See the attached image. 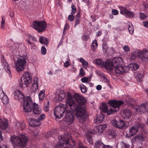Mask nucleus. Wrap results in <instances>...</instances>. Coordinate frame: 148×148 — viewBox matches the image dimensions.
Instances as JSON below:
<instances>
[{"label":"nucleus","instance_id":"nucleus-1","mask_svg":"<svg viewBox=\"0 0 148 148\" xmlns=\"http://www.w3.org/2000/svg\"><path fill=\"white\" fill-rule=\"evenodd\" d=\"M74 98L77 102L80 103L77 106L76 116L80 123H83L86 121L87 117L85 114L86 106L85 105L86 102V99L82 95L77 93L74 94Z\"/></svg>","mask_w":148,"mask_h":148},{"label":"nucleus","instance_id":"nucleus-60","mask_svg":"<svg viewBox=\"0 0 148 148\" xmlns=\"http://www.w3.org/2000/svg\"><path fill=\"white\" fill-rule=\"evenodd\" d=\"M5 94L2 90V88L0 87V98L2 97Z\"/></svg>","mask_w":148,"mask_h":148},{"label":"nucleus","instance_id":"nucleus-4","mask_svg":"<svg viewBox=\"0 0 148 148\" xmlns=\"http://www.w3.org/2000/svg\"><path fill=\"white\" fill-rule=\"evenodd\" d=\"M138 57L142 61H147L148 59V51L146 49L136 50L131 53L130 58L131 60H135Z\"/></svg>","mask_w":148,"mask_h":148},{"label":"nucleus","instance_id":"nucleus-48","mask_svg":"<svg viewBox=\"0 0 148 148\" xmlns=\"http://www.w3.org/2000/svg\"><path fill=\"white\" fill-rule=\"evenodd\" d=\"M49 101H48L47 102V104L44 107V109L45 111L46 112H48L49 110Z\"/></svg>","mask_w":148,"mask_h":148},{"label":"nucleus","instance_id":"nucleus-23","mask_svg":"<svg viewBox=\"0 0 148 148\" xmlns=\"http://www.w3.org/2000/svg\"><path fill=\"white\" fill-rule=\"evenodd\" d=\"M112 62L114 66H116V65H124L123 60L121 57L114 58L112 59Z\"/></svg>","mask_w":148,"mask_h":148},{"label":"nucleus","instance_id":"nucleus-64","mask_svg":"<svg viewBox=\"0 0 148 148\" xmlns=\"http://www.w3.org/2000/svg\"><path fill=\"white\" fill-rule=\"evenodd\" d=\"M143 5L145 8L148 7V0H146L145 2H144Z\"/></svg>","mask_w":148,"mask_h":148},{"label":"nucleus","instance_id":"nucleus-13","mask_svg":"<svg viewBox=\"0 0 148 148\" xmlns=\"http://www.w3.org/2000/svg\"><path fill=\"white\" fill-rule=\"evenodd\" d=\"M143 125L142 124L139 126L136 125L130 127L129 129V131L127 133L126 136L130 137L135 135L138 132V128L139 127H142Z\"/></svg>","mask_w":148,"mask_h":148},{"label":"nucleus","instance_id":"nucleus-42","mask_svg":"<svg viewBox=\"0 0 148 148\" xmlns=\"http://www.w3.org/2000/svg\"><path fill=\"white\" fill-rule=\"evenodd\" d=\"M3 102L4 104H7L9 101V100L6 94H5L2 97L0 98Z\"/></svg>","mask_w":148,"mask_h":148},{"label":"nucleus","instance_id":"nucleus-41","mask_svg":"<svg viewBox=\"0 0 148 148\" xmlns=\"http://www.w3.org/2000/svg\"><path fill=\"white\" fill-rule=\"evenodd\" d=\"M91 77H84L81 79V81L83 83H87L90 82Z\"/></svg>","mask_w":148,"mask_h":148},{"label":"nucleus","instance_id":"nucleus-37","mask_svg":"<svg viewBox=\"0 0 148 148\" xmlns=\"http://www.w3.org/2000/svg\"><path fill=\"white\" fill-rule=\"evenodd\" d=\"M79 61L82 63L85 69H86L88 67V63L83 58H80L79 59Z\"/></svg>","mask_w":148,"mask_h":148},{"label":"nucleus","instance_id":"nucleus-21","mask_svg":"<svg viewBox=\"0 0 148 148\" xmlns=\"http://www.w3.org/2000/svg\"><path fill=\"white\" fill-rule=\"evenodd\" d=\"M121 115L124 119L127 120L131 117L132 114L131 111L129 109H124L121 112Z\"/></svg>","mask_w":148,"mask_h":148},{"label":"nucleus","instance_id":"nucleus-24","mask_svg":"<svg viewBox=\"0 0 148 148\" xmlns=\"http://www.w3.org/2000/svg\"><path fill=\"white\" fill-rule=\"evenodd\" d=\"M94 148H113L112 146L105 145L101 141H97L95 143Z\"/></svg>","mask_w":148,"mask_h":148},{"label":"nucleus","instance_id":"nucleus-11","mask_svg":"<svg viewBox=\"0 0 148 148\" xmlns=\"http://www.w3.org/2000/svg\"><path fill=\"white\" fill-rule=\"evenodd\" d=\"M46 23L44 21H35L33 23L32 27L39 32H44L47 27Z\"/></svg>","mask_w":148,"mask_h":148},{"label":"nucleus","instance_id":"nucleus-9","mask_svg":"<svg viewBox=\"0 0 148 148\" xmlns=\"http://www.w3.org/2000/svg\"><path fill=\"white\" fill-rule=\"evenodd\" d=\"M66 106L69 107L72 110H75L76 113L77 106L76 103L73 99V95L70 92H67L65 100Z\"/></svg>","mask_w":148,"mask_h":148},{"label":"nucleus","instance_id":"nucleus-50","mask_svg":"<svg viewBox=\"0 0 148 148\" xmlns=\"http://www.w3.org/2000/svg\"><path fill=\"white\" fill-rule=\"evenodd\" d=\"M111 123L113 126L117 127L118 125L119 124V121H117L115 120H114L112 121Z\"/></svg>","mask_w":148,"mask_h":148},{"label":"nucleus","instance_id":"nucleus-47","mask_svg":"<svg viewBox=\"0 0 148 148\" xmlns=\"http://www.w3.org/2000/svg\"><path fill=\"white\" fill-rule=\"evenodd\" d=\"M136 138L139 141H143L144 137L142 134L138 135L136 136Z\"/></svg>","mask_w":148,"mask_h":148},{"label":"nucleus","instance_id":"nucleus-33","mask_svg":"<svg viewBox=\"0 0 148 148\" xmlns=\"http://www.w3.org/2000/svg\"><path fill=\"white\" fill-rule=\"evenodd\" d=\"M94 62L98 66H100L102 68H103L104 63L103 61L101 59H98L94 61Z\"/></svg>","mask_w":148,"mask_h":148},{"label":"nucleus","instance_id":"nucleus-43","mask_svg":"<svg viewBox=\"0 0 148 148\" xmlns=\"http://www.w3.org/2000/svg\"><path fill=\"white\" fill-rule=\"evenodd\" d=\"M135 76L137 79L140 81L143 77V75L139 72H136L134 74Z\"/></svg>","mask_w":148,"mask_h":148},{"label":"nucleus","instance_id":"nucleus-17","mask_svg":"<svg viewBox=\"0 0 148 148\" xmlns=\"http://www.w3.org/2000/svg\"><path fill=\"white\" fill-rule=\"evenodd\" d=\"M107 127L106 124L100 125L96 126L94 128V131L92 134H96L98 135H101L105 129Z\"/></svg>","mask_w":148,"mask_h":148},{"label":"nucleus","instance_id":"nucleus-62","mask_svg":"<svg viewBox=\"0 0 148 148\" xmlns=\"http://www.w3.org/2000/svg\"><path fill=\"white\" fill-rule=\"evenodd\" d=\"M132 99H131L129 96H128L127 97L126 101L127 103H130V102L132 101Z\"/></svg>","mask_w":148,"mask_h":148},{"label":"nucleus","instance_id":"nucleus-57","mask_svg":"<svg viewBox=\"0 0 148 148\" xmlns=\"http://www.w3.org/2000/svg\"><path fill=\"white\" fill-rule=\"evenodd\" d=\"M2 21L1 22V28H3L5 24V19L3 17H2Z\"/></svg>","mask_w":148,"mask_h":148},{"label":"nucleus","instance_id":"nucleus-30","mask_svg":"<svg viewBox=\"0 0 148 148\" xmlns=\"http://www.w3.org/2000/svg\"><path fill=\"white\" fill-rule=\"evenodd\" d=\"M107 136L109 139L114 138L116 135L114 130L113 129L109 130L107 132Z\"/></svg>","mask_w":148,"mask_h":148},{"label":"nucleus","instance_id":"nucleus-58","mask_svg":"<svg viewBox=\"0 0 148 148\" xmlns=\"http://www.w3.org/2000/svg\"><path fill=\"white\" fill-rule=\"evenodd\" d=\"M71 13L72 14H74L76 12V10L75 6L73 5L71 6Z\"/></svg>","mask_w":148,"mask_h":148},{"label":"nucleus","instance_id":"nucleus-5","mask_svg":"<svg viewBox=\"0 0 148 148\" xmlns=\"http://www.w3.org/2000/svg\"><path fill=\"white\" fill-rule=\"evenodd\" d=\"M11 141L14 146L24 147L27 144V138L24 134H21L18 136H11Z\"/></svg>","mask_w":148,"mask_h":148},{"label":"nucleus","instance_id":"nucleus-55","mask_svg":"<svg viewBox=\"0 0 148 148\" xmlns=\"http://www.w3.org/2000/svg\"><path fill=\"white\" fill-rule=\"evenodd\" d=\"M147 17V16L145 15L144 13H140V17L141 19L143 20L145 19Z\"/></svg>","mask_w":148,"mask_h":148},{"label":"nucleus","instance_id":"nucleus-7","mask_svg":"<svg viewBox=\"0 0 148 148\" xmlns=\"http://www.w3.org/2000/svg\"><path fill=\"white\" fill-rule=\"evenodd\" d=\"M68 110L67 107L64 104L56 106L54 111V114L56 119H58L62 118L65 111H66Z\"/></svg>","mask_w":148,"mask_h":148},{"label":"nucleus","instance_id":"nucleus-28","mask_svg":"<svg viewBox=\"0 0 148 148\" xmlns=\"http://www.w3.org/2000/svg\"><path fill=\"white\" fill-rule=\"evenodd\" d=\"M8 127V121L4 119L0 118V128L1 129H6Z\"/></svg>","mask_w":148,"mask_h":148},{"label":"nucleus","instance_id":"nucleus-8","mask_svg":"<svg viewBox=\"0 0 148 148\" xmlns=\"http://www.w3.org/2000/svg\"><path fill=\"white\" fill-rule=\"evenodd\" d=\"M22 78L23 82L22 79H21L19 82L20 86L23 88L24 84L26 87H28L32 81V78L31 74L29 72H26L23 73Z\"/></svg>","mask_w":148,"mask_h":148},{"label":"nucleus","instance_id":"nucleus-26","mask_svg":"<svg viewBox=\"0 0 148 148\" xmlns=\"http://www.w3.org/2000/svg\"><path fill=\"white\" fill-rule=\"evenodd\" d=\"M104 117L103 114L100 113V114L95 117L94 120V123L97 124L101 123L104 120Z\"/></svg>","mask_w":148,"mask_h":148},{"label":"nucleus","instance_id":"nucleus-36","mask_svg":"<svg viewBox=\"0 0 148 148\" xmlns=\"http://www.w3.org/2000/svg\"><path fill=\"white\" fill-rule=\"evenodd\" d=\"M45 90H42L39 92L38 95L40 100L42 101L44 98L45 96Z\"/></svg>","mask_w":148,"mask_h":148},{"label":"nucleus","instance_id":"nucleus-32","mask_svg":"<svg viewBox=\"0 0 148 148\" xmlns=\"http://www.w3.org/2000/svg\"><path fill=\"white\" fill-rule=\"evenodd\" d=\"M130 147V145L128 144L122 142L117 144L116 148H129Z\"/></svg>","mask_w":148,"mask_h":148},{"label":"nucleus","instance_id":"nucleus-38","mask_svg":"<svg viewBox=\"0 0 148 148\" xmlns=\"http://www.w3.org/2000/svg\"><path fill=\"white\" fill-rule=\"evenodd\" d=\"M126 126V123L123 121L121 120L119 121V124L117 127L120 129L124 128Z\"/></svg>","mask_w":148,"mask_h":148},{"label":"nucleus","instance_id":"nucleus-35","mask_svg":"<svg viewBox=\"0 0 148 148\" xmlns=\"http://www.w3.org/2000/svg\"><path fill=\"white\" fill-rule=\"evenodd\" d=\"M98 46V44L96 40H94L91 45V50L93 52L96 51Z\"/></svg>","mask_w":148,"mask_h":148},{"label":"nucleus","instance_id":"nucleus-12","mask_svg":"<svg viewBox=\"0 0 148 148\" xmlns=\"http://www.w3.org/2000/svg\"><path fill=\"white\" fill-rule=\"evenodd\" d=\"M74 119L73 113L70 110H68L66 112L65 116L63 119L66 124L70 125L72 124Z\"/></svg>","mask_w":148,"mask_h":148},{"label":"nucleus","instance_id":"nucleus-51","mask_svg":"<svg viewBox=\"0 0 148 148\" xmlns=\"http://www.w3.org/2000/svg\"><path fill=\"white\" fill-rule=\"evenodd\" d=\"M45 116L44 114H42L40 115L38 117V120L41 121L43 120L45 118Z\"/></svg>","mask_w":148,"mask_h":148},{"label":"nucleus","instance_id":"nucleus-27","mask_svg":"<svg viewBox=\"0 0 148 148\" xmlns=\"http://www.w3.org/2000/svg\"><path fill=\"white\" fill-rule=\"evenodd\" d=\"M1 62L3 67L10 76L11 75V72L10 70V68L9 66L8 63L4 59L2 60Z\"/></svg>","mask_w":148,"mask_h":148},{"label":"nucleus","instance_id":"nucleus-25","mask_svg":"<svg viewBox=\"0 0 148 148\" xmlns=\"http://www.w3.org/2000/svg\"><path fill=\"white\" fill-rule=\"evenodd\" d=\"M28 123L31 127H36L39 126L41 122L36 119H30L28 120Z\"/></svg>","mask_w":148,"mask_h":148},{"label":"nucleus","instance_id":"nucleus-52","mask_svg":"<svg viewBox=\"0 0 148 148\" xmlns=\"http://www.w3.org/2000/svg\"><path fill=\"white\" fill-rule=\"evenodd\" d=\"M103 50L104 53L106 52L108 49L107 45L105 43H103L102 45Z\"/></svg>","mask_w":148,"mask_h":148},{"label":"nucleus","instance_id":"nucleus-31","mask_svg":"<svg viewBox=\"0 0 148 148\" xmlns=\"http://www.w3.org/2000/svg\"><path fill=\"white\" fill-rule=\"evenodd\" d=\"M127 67H129V70L130 69L132 70L135 71L138 69L139 67V65L136 63H132L130 64Z\"/></svg>","mask_w":148,"mask_h":148},{"label":"nucleus","instance_id":"nucleus-45","mask_svg":"<svg viewBox=\"0 0 148 148\" xmlns=\"http://www.w3.org/2000/svg\"><path fill=\"white\" fill-rule=\"evenodd\" d=\"M82 92L85 93L87 91V88L86 86L82 84H81L79 86Z\"/></svg>","mask_w":148,"mask_h":148},{"label":"nucleus","instance_id":"nucleus-61","mask_svg":"<svg viewBox=\"0 0 148 148\" xmlns=\"http://www.w3.org/2000/svg\"><path fill=\"white\" fill-rule=\"evenodd\" d=\"M85 74V72L82 68L80 69L79 74L82 76H84Z\"/></svg>","mask_w":148,"mask_h":148},{"label":"nucleus","instance_id":"nucleus-54","mask_svg":"<svg viewBox=\"0 0 148 148\" xmlns=\"http://www.w3.org/2000/svg\"><path fill=\"white\" fill-rule=\"evenodd\" d=\"M63 65L65 68H67L70 65V61L68 60L64 62Z\"/></svg>","mask_w":148,"mask_h":148},{"label":"nucleus","instance_id":"nucleus-34","mask_svg":"<svg viewBox=\"0 0 148 148\" xmlns=\"http://www.w3.org/2000/svg\"><path fill=\"white\" fill-rule=\"evenodd\" d=\"M93 133L92 132L89 131L86 134L88 142L90 145H92L93 142L92 138L91 135L93 134L92 133Z\"/></svg>","mask_w":148,"mask_h":148},{"label":"nucleus","instance_id":"nucleus-40","mask_svg":"<svg viewBox=\"0 0 148 148\" xmlns=\"http://www.w3.org/2000/svg\"><path fill=\"white\" fill-rule=\"evenodd\" d=\"M127 24L128 25V30L129 33L130 34H133L134 29L132 24L130 22H128Z\"/></svg>","mask_w":148,"mask_h":148},{"label":"nucleus","instance_id":"nucleus-22","mask_svg":"<svg viewBox=\"0 0 148 148\" xmlns=\"http://www.w3.org/2000/svg\"><path fill=\"white\" fill-rule=\"evenodd\" d=\"M114 66L112 61L108 60L105 62L103 68H105L107 71H110L112 70Z\"/></svg>","mask_w":148,"mask_h":148},{"label":"nucleus","instance_id":"nucleus-49","mask_svg":"<svg viewBox=\"0 0 148 148\" xmlns=\"http://www.w3.org/2000/svg\"><path fill=\"white\" fill-rule=\"evenodd\" d=\"M27 36L28 39V40H29L30 41L32 40L34 41H36V40L34 37L32 36L29 34L27 35Z\"/></svg>","mask_w":148,"mask_h":148},{"label":"nucleus","instance_id":"nucleus-2","mask_svg":"<svg viewBox=\"0 0 148 148\" xmlns=\"http://www.w3.org/2000/svg\"><path fill=\"white\" fill-rule=\"evenodd\" d=\"M123 103V102L121 101H108V103L113 108H110L109 109L108 108L106 103H102L100 106V110L101 111L109 115L118 111L119 109V106L122 105Z\"/></svg>","mask_w":148,"mask_h":148},{"label":"nucleus","instance_id":"nucleus-6","mask_svg":"<svg viewBox=\"0 0 148 148\" xmlns=\"http://www.w3.org/2000/svg\"><path fill=\"white\" fill-rule=\"evenodd\" d=\"M27 59V56L25 55L18 56L17 60L14 62L15 68L18 72L20 73L25 69Z\"/></svg>","mask_w":148,"mask_h":148},{"label":"nucleus","instance_id":"nucleus-29","mask_svg":"<svg viewBox=\"0 0 148 148\" xmlns=\"http://www.w3.org/2000/svg\"><path fill=\"white\" fill-rule=\"evenodd\" d=\"M33 107V112L35 114L38 115L41 112V109L38 105L34 103Z\"/></svg>","mask_w":148,"mask_h":148},{"label":"nucleus","instance_id":"nucleus-19","mask_svg":"<svg viewBox=\"0 0 148 148\" xmlns=\"http://www.w3.org/2000/svg\"><path fill=\"white\" fill-rule=\"evenodd\" d=\"M66 95L64 92L62 90H57L55 93V99L57 101H61L65 97Z\"/></svg>","mask_w":148,"mask_h":148},{"label":"nucleus","instance_id":"nucleus-53","mask_svg":"<svg viewBox=\"0 0 148 148\" xmlns=\"http://www.w3.org/2000/svg\"><path fill=\"white\" fill-rule=\"evenodd\" d=\"M41 53L42 55H45L47 53V49L46 48L44 47H42L41 49Z\"/></svg>","mask_w":148,"mask_h":148},{"label":"nucleus","instance_id":"nucleus-18","mask_svg":"<svg viewBox=\"0 0 148 148\" xmlns=\"http://www.w3.org/2000/svg\"><path fill=\"white\" fill-rule=\"evenodd\" d=\"M136 114L144 113L145 112H148V103H143L140 106L138 107L135 108Z\"/></svg>","mask_w":148,"mask_h":148},{"label":"nucleus","instance_id":"nucleus-56","mask_svg":"<svg viewBox=\"0 0 148 148\" xmlns=\"http://www.w3.org/2000/svg\"><path fill=\"white\" fill-rule=\"evenodd\" d=\"M123 49L126 52H129L130 51V49L127 45L124 46L123 47Z\"/></svg>","mask_w":148,"mask_h":148},{"label":"nucleus","instance_id":"nucleus-46","mask_svg":"<svg viewBox=\"0 0 148 148\" xmlns=\"http://www.w3.org/2000/svg\"><path fill=\"white\" fill-rule=\"evenodd\" d=\"M28 43L31 45V48L32 49H35L36 48V46L33 42L29 40H27Z\"/></svg>","mask_w":148,"mask_h":148},{"label":"nucleus","instance_id":"nucleus-39","mask_svg":"<svg viewBox=\"0 0 148 148\" xmlns=\"http://www.w3.org/2000/svg\"><path fill=\"white\" fill-rule=\"evenodd\" d=\"M39 41L40 43L46 45H47L48 43L47 39L43 36L39 38Z\"/></svg>","mask_w":148,"mask_h":148},{"label":"nucleus","instance_id":"nucleus-15","mask_svg":"<svg viewBox=\"0 0 148 148\" xmlns=\"http://www.w3.org/2000/svg\"><path fill=\"white\" fill-rule=\"evenodd\" d=\"M120 11V13L127 18H133L134 14L133 12L129 10H127L123 6L119 7Z\"/></svg>","mask_w":148,"mask_h":148},{"label":"nucleus","instance_id":"nucleus-63","mask_svg":"<svg viewBox=\"0 0 148 148\" xmlns=\"http://www.w3.org/2000/svg\"><path fill=\"white\" fill-rule=\"evenodd\" d=\"M83 40H87L89 39V36L88 35H84L82 37Z\"/></svg>","mask_w":148,"mask_h":148},{"label":"nucleus","instance_id":"nucleus-10","mask_svg":"<svg viewBox=\"0 0 148 148\" xmlns=\"http://www.w3.org/2000/svg\"><path fill=\"white\" fill-rule=\"evenodd\" d=\"M23 102L24 111L26 112H31L32 110L34 104L31 97H27Z\"/></svg>","mask_w":148,"mask_h":148},{"label":"nucleus","instance_id":"nucleus-16","mask_svg":"<svg viewBox=\"0 0 148 148\" xmlns=\"http://www.w3.org/2000/svg\"><path fill=\"white\" fill-rule=\"evenodd\" d=\"M39 79L37 77L34 78V82L29 90V92L31 94H34L38 89V82Z\"/></svg>","mask_w":148,"mask_h":148},{"label":"nucleus","instance_id":"nucleus-59","mask_svg":"<svg viewBox=\"0 0 148 148\" xmlns=\"http://www.w3.org/2000/svg\"><path fill=\"white\" fill-rule=\"evenodd\" d=\"M68 19L69 20L71 21H73L74 19V16L73 15H69L68 17Z\"/></svg>","mask_w":148,"mask_h":148},{"label":"nucleus","instance_id":"nucleus-20","mask_svg":"<svg viewBox=\"0 0 148 148\" xmlns=\"http://www.w3.org/2000/svg\"><path fill=\"white\" fill-rule=\"evenodd\" d=\"M14 96V98L18 101H23L26 99L25 98V96L23 94V93L20 90H16L13 94Z\"/></svg>","mask_w":148,"mask_h":148},{"label":"nucleus","instance_id":"nucleus-44","mask_svg":"<svg viewBox=\"0 0 148 148\" xmlns=\"http://www.w3.org/2000/svg\"><path fill=\"white\" fill-rule=\"evenodd\" d=\"M16 125L18 128H20L21 130H24L25 128V124L24 123L18 122Z\"/></svg>","mask_w":148,"mask_h":148},{"label":"nucleus","instance_id":"nucleus-14","mask_svg":"<svg viewBox=\"0 0 148 148\" xmlns=\"http://www.w3.org/2000/svg\"><path fill=\"white\" fill-rule=\"evenodd\" d=\"M124 65H116L114 67L115 72L118 74H122L125 72L129 71V67L127 66H124Z\"/></svg>","mask_w":148,"mask_h":148},{"label":"nucleus","instance_id":"nucleus-3","mask_svg":"<svg viewBox=\"0 0 148 148\" xmlns=\"http://www.w3.org/2000/svg\"><path fill=\"white\" fill-rule=\"evenodd\" d=\"M71 136L65 134L60 136L58 138V144L54 148H73L75 145V142L73 141L72 143H70Z\"/></svg>","mask_w":148,"mask_h":148}]
</instances>
